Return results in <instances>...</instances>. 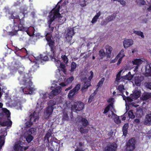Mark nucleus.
<instances>
[{"mask_svg": "<svg viewBox=\"0 0 151 151\" xmlns=\"http://www.w3.org/2000/svg\"><path fill=\"white\" fill-rule=\"evenodd\" d=\"M116 147V145L115 143L110 144L108 145L105 151H115Z\"/></svg>", "mask_w": 151, "mask_h": 151, "instance_id": "cd10ccee", "label": "nucleus"}, {"mask_svg": "<svg viewBox=\"0 0 151 151\" xmlns=\"http://www.w3.org/2000/svg\"><path fill=\"white\" fill-rule=\"evenodd\" d=\"M51 94V93L49 94V97L50 99H52V98L55 96V95H54V94Z\"/></svg>", "mask_w": 151, "mask_h": 151, "instance_id": "052dcab7", "label": "nucleus"}, {"mask_svg": "<svg viewBox=\"0 0 151 151\" xmlns=\"http://www.w3.org/2000/svg\"><path fill=\"white\" fill-rule=\"evenodd\" d=\"M128 116L131 119H134V118L135 116L132 110H131L129 111L128 113Z\"/></svg>", "mask_w": 151, "mask_h": 151, "instance_id": "ea45409f", "label": "nucleus"}, {"mask_svg": "<svg viewBox=\"0 0 151 151\" xmlns=\"http://www.w3.org/2000/svg\"><path fill=\"white\" fill-rule=\"evenodd\" d=\"M93 98V96L91 95L90 96V97L88 99V102L91 103L92 101Z\"/></svg>", "mask_w": 151, "mask_h": 151, "instance_id": "4d7b16f0", "label": "nucleus"}, {"mask_svg": "<svg viewBox=\"0 0 151 151\" xmlns=\"http://www.w3.org/2000/svg\"><path fill=\"white\" fill-rule=\"evenodd\" d=\"M81 0H73V3H79V1Z\"/></svg>", "mask_w": 151, "mask_h": 151, "instance_id": "e2e57ef3", "label": "nucleus"}, {"mask_svg": "<svg viewBox=\"0 0 151 151\" xmlns=\"http://www.w3.org/2000/svg\"><path fill=\"white\" fill-rule=\"evenodd\" d=\"M33 57L35 58V60L32 61V60L30 59V60L31 62H33L35 63V64H37V63H42L43 61H47L49 60L46 54L45 53L40 55L37 58H35L34 56Z\"/></svg>", "mask_w": 151, "mask_h": 151, "instance_id": "2eb2a0df", "label": "nucleus"}, {"mask_svg": "<svg viewBox=\"0 0 151 151\" xmlns=\"http://www.w3.org/2000/svg\"><path fill=\"white\" fill-rule=\"evenodd\" d=\"M15 14L13 13V14L11 15L10 18L14 19V22L15 23H18L19 22L20 24L19 25V29L20 30L26 31L27 34L30 36H35V35L34 34L35 29L34 28L32 27H30L27 29L24 28L22 24V19H20L19 16H15Z\"/></svg>", "mask_w": 151, "mask_h": 151, "instance_id": "0eeeda50", "label": "nucleus"}, {"mask_svg": "<svg viewBox=\"0 0 151 151\" xmlns=\"http://www.w3.org/2000/svg\"><path fill=\"white\" fill-rule=\"evenodd\" d=\"M87 1V0H81L79 3L83 7L86 5Z\"/></svg>", "mask_w": 151, "mask_h": 151, "instance_id": "c03bdc74", "label": "nucleus"}, {"mask_svg": "<svg viewBox=\"0 0 151 151\" xmlns=\"http://www.w3.org/2000/svg\"><path fill=\"white\" fill-rule=\"evenodd\" d=\"M80 131L82 133H86L88 132V129H85L82 127H81L80 129Z\"/></svg>", "mask_w": 151, "mask_h": 151, "instance_id": "de8ad7c7", "label": "nucleus"}, {"mask_svg": "<svg viewBox=\"0 0 151 151\" xmlns=\"http://www.w3.org/2000/svg\"><path fill=\"white\" fill-rule=\"evenodd\" d=\"M17 28V27H16ZM19 29V27H18V29L17 28H16L15 27L14 28V30L13 31L9 33V35L11 36H12L16 35L17 33V30Z\"/></svg>", "mask_w": 151, "mask_h": 151, "instance_id": "58836bf2", "label": "nucleus"}, {"mask_svg": "<svg viewBox=\"0 0 151 151\" xmlns=\"http://www.w3.org/2000/svg\"><path fill=\"white\" fill-rule=\"evenodd\" d=\"M114 132H113L112 130H111L108 133V135L109 136H112L113 134H114Z\"/></svg>", "mask_w": 151, "mask_h": 151, "instance_id": "13d9d810", "label": "nucleus"}, {"mask_svg": "<svg viewBox=\"0 0 151 151\" xmlns=\"http://www.w3.org/2000/svg\"><path fill=\"white\" fill-rule=\"evenodd\" d=\"M151 99V93H145L142 96V99L143 100L150 99Z\"/></svg>", "mask_w": 151, "mask_h": 151, "instance_id": "72a5a7b5", "label": "nucleus"}, {"mask_svg": "<svg viewBox=\"0 0 151 151\" xmlns=\"http://www.w3.org/2000/svg\"><path fill=\"white\" fill-rule=\"evenodd\" d=\"M59 83H57V84L53 85L51 88H53L54 89H52V91L51 92V94H54L55 95L59 94L61 91V88L60 85H59Z\"/></svg>", "mask_w": 151, "mask_h": 151, "instance_id": "aec40b11", "label": "nucleus"}, {"mask_svg": "<svg viewBox=\"0 0 151 151\" xmlns=\"http://www.w3.org/2000/svg\"><path fill=\"white\" fill-rule=\"evenodd\" d=\"M79 120L82 122V125L85 127L87 126L88 125V122L87 120L85 118L80 117L79 119Z\"/></svg>", "mask_w": 151, "mask_h": 151, "instance_id": "c9c22d12", "label": "nucleus"}, {"mask_svg": "<svg viewBox=\"0 0 151 151\" xmlns=\"http://www.w3.org/2000/svg\"><path fill=\"white\" fill-rule=\"evenodd\" d=\"M77 66V64L74 62H72L71 65V68L70 69V71L72 72L76 68Z\"/></svg>", "mask_w": 151, "mask_h": 151, "instance_id": "a19ab883", "label": "nucleus"}, {"mask_svg": "<svg viewBox=\"0 0 151 151\" xmlns=\"http://www.w3.org/2000/svg\"><path fill=\"white\" fill-rule=\"evenodd\" d=\"M66 102L64 99L60 97L57 99L55 102L53 100H51L48 103V107L45 109L44 112V117L45 118L47 119L52 114L53 109L55 107V106L56 104H60V106L61 104L63 103L64 104ZM56 106H55L56 107Z\"/></svg>", "mask_w": 151, "mask_h": 151, "instance_id": "423d86ee", "label": "nucleus"}, {"mask_svg": "<svg viewBox=\"0 0 151 151\" xmlns=\"http://www.w3.org/2000/svg\"><path fill=\"white\" fill-rule=\"evenodd\" d=\"M7 134L6 131H4L2 132L1 135H0V149L4 144L5 142L4 137Z\"/></svg>", "mask_w": 151, "mask_h": 151, "instance_id": "a878e982", "label": "nucleus"}, {"mask_svg": "<svg viewBox=\"0 0 151 151\" xmlns=\"http://www.w3.org/2000/svg\"><path fill=\"white\" fill-rule=\"evenodd\" d=\"M144 61L140 59H135L132 60V63L133 64L136 65L135 68H134V71L136 72L137 71L139 66Z\"/></svg>", "mask_w": 151, "mask_h": 151, "instance_id": "b1692460", "label": "nucleus"}, {"mask_svg": "<svg viewBox=\"0 0 151 151\" xmlns=\"http://www.w3.org/2000/svg\"><path fill=\"white\" fill-rule=\"evenodd\" d=\"M134 122L136 123H138L139 122V119H136L134 120Z\"/></svg>", "mask_w": 151, "mask_h": 151, "instance_id": "338daca9", "label": "nucleus"}, {"mask_svg": "<svg viewBox=\"0 0 151 151\" xmlns=\"http://www.w3.org/2000/svg\"><path fill=\"white\" fill-rule=\"evenodd\" d=\"M144 124L146 125H151V114L146 115L144 121Z\"/></svg>", "mask_w": 151, "mask_h": 151, "instance_id": "7c9ffc66", "label": "nucleus"}, {"mask_svg": "<svg viewBox=\"0 0 151 151\" xmlns=\"http://www.w3.org/2000/svg\"><path fill=\"white\" fill-rule=\"evenodd\" d=\"M107 101L109 104V105L104 109L103 113L106 114L109 111V112L113 111L114 110L113 108V104L115 102L114 99L112 98H110L108 99Z\"/></svg>", "mask_w": 151, "mask_h": 151, "instance_id": "dca6fc26", "label": "nucleus"}, {"mask_svg": "<svg viewBox=\"0 0 151 151\" xmlns=\"http://www.w3.org/2000/svg\"><path fill=\"white\" fill-rule=\"evenodd\" d=\"M124 70H120L116 75L115 83L117 84L120 83V85L117 88L118 93L116 94V92L114 91L113 93V95H121L122 94H123L124 92L125 91V89L124 88V84L126 83L128 81L131 80L132 78V76L131 75L130 72H129L128 74L125 76H120L122 73H123L124 72Z\"/></svg>", "mask_w": 151, "mask_h": 151, "instance_id": "7ed1b4c3", "label": "nucleus"}, {"mask_svg": "<svg viewBox=\"0 0 151 151\" xmlns=\"http://www.w3.org/2000/svg\"><path fill=\"white\" fill-rule=\"evenodd\" d=\"M26 9H24L23 11H22V12L24 16V15L25 14V12L26 11Z\"/></svg>", "mask_w": 151, "mask_h": 151, "instance_id": "69168bd1", "label": "nucleus"}, {"mask_svg": "<svg viewBox=\"0 0 151 151\" xmlns=\"http://www.w3.org/2000/svg\"><path fill=\"white\" fill-rule=\"evenodd\" d=\"M18 67L17 65H15L13 67L11 68V69L12 70L14 69L15 70L19 69V72L20 76L18 79L20 84L24 86V87H22V91L24 93L31 94H33L35 89L31 81L32 77L31 75H28L26 73L25 74L24 73H23L22 71L24 70V68Z\"/></svg>", "mask_w": 151, "mask_h": 151, "instance_id": "f257e3e1", "label": "nucleus"}, {"mask_svg": "<svg viewBox=\"0 0 151 151\" xmlns=\"http://www.w3.org/2000/svg\"><path fill=\"white\" fill-rule=\"evenodd\" d=\"M67 103V105H69L70 108H71L72 110L74 112L76 111H80L82 110L84 108V105L82 103L76 102H75L73 106L72 104V103H70L69 102H66Z\"/></svg>", "mask_w": 151, "mask_h": 151, "instance_id": "9d476101", "label": "nucleus"}, {"mask_svg": "<svg viewBox=\"0 0 151 151\" xmlns=\"http://www.w3.org/2000/svg\"><path fill=\"white\" fill-rule=\"evenodd\" d=\"M106 49V54L108 58L111 57V53L112 50V47L109 45H107L105 46Z\"/></svg>", "mask_w": 151, "mask_h": 151, "instance_id": "c756f323", "label": "nucleus"}, {"mask_svg": "<svg viewBox=\"0 0 151 151\" xmlns=\"http://www.w3.org/2000/svg\"><path fill=\"white\" fill-rule=\"evenodd\" d=\"M79 146L78 147L77 146V144H76V146L77 147V149L75 151H83L82 150V148L81 147L82 146V143H79Z\"/></svg>", "mask_w": 151, "mask_h": 151, "instance_id": "3c124183", "label": "nucleus"}, {"mask_svg": "<svg viewBox=\"0 0 151 151\" xmlns=\"http://www.w3.org/2000/svg\"><path fill=\"white\" fill-rule=\"evenodd\" d=\"M65 34L66 35L67 39L68 40H71L74 34L73 29L71 28L67 29Z\"/></svg>", "mask_w": 151, "mask_h": 151, "instance_id": "5701e85b", "label": "nucleus"}, {"mask_svg": "<svg viewBox=\"0 0 151 151\" xmlns=\"http://www.w3.org/2000/svg\"><path fill=\"white\" fill-rule=\"evenodd\" d=\"M60 107L62 108L63 111V115L62 119L63 121H68V116L67 114L68 110L70 108L69 105H67V103H65L64 104L63 103L61 104Z\"/></svg>", "mask_w": 151, "mask_h": 151, "instance_id": "f8f14e48", "label": "nucleus"}, {"mask_svg": "<svg viewBox=\"0 0 151 151\" xmlns=\"http://www.w3.org/2000/svg\"><path fill=\"white\" fill-rule=\"evenodd\" d=\"M3 112L6 115L7 120L3 122H0V124L2 126H6L7 127H11L12 124V122L10 120V113L6 109H3Z\"/></svg>", "mask_w": 151, "mask_h": 151, "instance_id": "ddd939ff", "label": "nucleus"}, {"mask_svg": "<svg viewBox=\"0 0 151 151\" xmlns=\"http://www.w3.org/2000/svg\"><path fill=\"white\" fill-rule=\"evenodd\" d=\"M140 19L142 20V22L144 23H146L147 21V19L146 18L145 16L141 17Z\"/></svg>", "mask_w": 151, "mask_h": 151, "instance_id": "a18cd8bd", "label": "nucleus"}, {"mask_svg": "<svg viewBox=\"0 0 151 151\" xmlns=\"http://www.w3.org/2000/svg\"><path fill=\"white\" fill-rule=\"evenodd\" d=\"M128 127V124H125L123 126L122 129V131L123 135L125 136L127 134V129Z\"/></svg>", "mask_w": 151, "mask_h": 151, "instance_id": "e433bc0d", "label": "nucleus"}, {"mask_svg": "<svg viewBox=\"0 0 151 151\" xmlns=\"http://www.w3.org/2000/svg\"><path fill=\"white\" fill-rule=\"evenodd\" d=\"M137 50L136 49H133L132 51V52L133 53L136 52H137Z\"/></svg>", "mask_w": 151, "mask_h": 151, "instance_id": "774afa93", "label": "nucleus"}, {"mask_svg": "<svg viewBox=\"0 0 151 151\" xmlns=\"http://www.w3.org/2000/svg\"><path fill=\"white\" fill-rule=\"evenodd\" d=\"M60 6L58 4L56 7L53 9L50 13V16L49 18V23L50 24L53 22H55L58 21L59 24H61L64 23L66 19L65 16L63 15H61L59 13Z\"/></svg>", "mask_w": 151, "mask_h": 151, "instance_id": "20e7f679", "label": "nucleus"}, {"mask_svg": "<svg viewBox=\"0 0 151 151\" xmlns=\"http://www.w3.org/2000/svg\"><path fill=\"white\" fill-rule=\"evenodd\" d=\"M40 97L38 99L35 110L30 114L29 121L27 122L26 123V126L28 127H30L34 122L38 120L39 116V113L43 109L45 100L47 98L48 94L47 92L42 91L40 92Z\"/></svg>", "mask_w": 151, "mask_h": 151, "instance_id": "f03ea898", "label": "nucleus"}, {"mask_svg": "<svg viewBox=\"0 0 151 151\" xmlns=\"http://www.w3.org/2000/svg\"><path fill=\"white\" fill-rule=\"evenodd\" d=\"M137 2L138 4L142 5H145L146 3L144 0H137Z\"/></svg>", "mask_w": 151, "mask_h": 151, "instance_id": "8fccbe9b", "label": "nucleus"}, {"mask_svg": "<svg viewBox=\"0 0 151 151\" xmlns=\"http://www.w3.org/2000/svg\"><path fill=\"white\" fill-rule=\"evenodd\" d=\"M51 22L50 24L49 23V19H48V23L49 24V27L50 29V30L49 32H46V35H45L46 40L48 42V44L49 46L50 47L51 49H52V46L54 45V42L52 40L51 37V35L50 33L53 31L54 27H51V24L52 23Z\"/></svg>", "mask_w": 151, "mask_h": 151, "instance_id": "4468645a", "label": "nucleus"}, {"mask_svg": "<svg viewBox=\"0 0 151 151\" xmlns=\"http://www.w3.org/2000/svg\"><path fill=\"white\" fill-rule=\"evenodd\" d=\"M146 86L147 88L151 90V82L147 83Z\"/></svg>", "mask_w": 151, "mask_h": 151, "instance_id": "5fc2aeb1", "label": "nucleus"}, {"mask_svg": "<svg viewBox=\"0 0 151 151\" xmlns=\"http://www.w3.org/2000/svg\"><path fill=\"white\" fill-rule=\"evenodd\" d=\"M133 44V41L131 39H125L123 42L124 47L127 48L129 47Z\"/></svg>", "mask_w": 151, "mask_h": 151, "instance_id": "bb28decb", "label": "nucleus"}, {"mask_svg": "<svg viewBox=\"0 0 151 151\" xmlns=\"http://www.w3.org/2000/svg\"><path fill=\"white\" fill-rule=\"evenodd\" d=\"M122 58H119V59L118 62L117 63L118 65H119L120 64V63L122 61Z\"/></svg>", "mask_w": 151, "mask_h": 151, "instance_id": "0e129e2a", "label": "nucleus"}, {"mask_svg": "<svg viewBox=\"0 0 151 151\" xmlns=\"http://www.w3.org/2000/svg\"><path fill=\"white\" fill-rule=\"evenodd\" d=\"M135 141L132 138L129 140L127 144V151H132L135 148Z\"/></svg>", "mask_w": 151, "mask_h": 151, "instance_id": "6ab92c4d", "label": "nucleus"}, {"mask_svg": "<svg viewBox=\"0 0 151 151\" xmlns=\"http://www.w3.org/2000/svg\"><path fill=\"white\" fill-rule=\"evenodd\" d=\"M91 83L89 81H87L85 82L83 87L81 89V90L82 92L85 91V89H87L90 86Z\"/></svg>", "mask_w": 151, "mask_h": 151, "instance_id": "f704fd0d", "label": "nucleus"}, {"mask_svg": "<svg viewBox=\"0 0 151 151\" xmlns=\"http://www.w3.org/2000/svg\"><path fill=\"white\" fill-rule=\"evenodd\" d=\"M145 9L148 11H151V5H150L148 7L146 6Z\"/></svg>", "mask_w": 151, "mask_h": 151, "instance_id": "680f3d73", "label": "nucleus"}, {"mask_svg": "<svg viewBox=\"0 0 151 151\" xmlns=\"http://www.w3.org/2000/svg\"><path fill=\"white\" fill-rule=\"evenodd\" d=\"M108 117L110 118L113 119L114 122L116 124H119L121 122V121L119 117L114 114L113 112V111L109 112V114L108 115Z\"/></svg>", "mask_w": 151, "mask_h": 151, "instance_id": "4be33fe9", "label": "nucleus"}, {"mask_svg": "<svg viewBox=\"0 0 151 151\" xmlns=\"http://www.w3.org/2000/svg\"><path fill=\"white\" fill-rule=\"evenodd\" d=\"M133 33H135L138 35L140 36L142 38L144 37V36L143 35V33L141 31L134 30Z\"/></svg>", "mask_w": 151, "mask_h": 151, "instance_id": "4c0bfd02", "label": "nucleus"}, {"mask_svg": "<svg viewBox=\"0 0 151 151\" xmlns=\"http://www.w3.org/2000/svg\"><path fill=\"white\" fill-rule=\"evenodd\" d=\"M118 2H120V4L124 6L126 4L125 1L123 0H118Z\"/></svg>", "mask_w": 151, "mask_h": 151, "instance_id": "6e6d98bb", "label": "nucleus"}, {"mask_svg": "<svg viewBox=\"0 0 151 151\" xmlns=\"http://www.w3.org/2000/svg\"><path fill=\"white\" fill-rule=\"evenodd\" d=\"M15 106L17 109H21L22 107L20 102H18L17 103Z\"/></svg>", "mask_w": 151, "mask_h": 151, "instance_id": "864d4df0", "label": "nucleus"}, {"mask_svg": "<svg viewBox=\"0 0 151 151\" xmlns=\"http://www.w3.org/2000/svg\"><path fill=\"white\" fill-rule=\"evenodd\" d=\"M65 73H64L62 71L59 70L56 72L57 78H58V81L60 82L59 85L62 86H65L71 83L73 80L74 78L73 76H71L65 80Z\"/></svg>", "mask_w": 151, "mask_h": 151, "instance_id": "1a4fd4ad", "label": "nucleus"}, {"mask_svg": "<svg viewBox=\"0 0 151 151\" xmlns=\"http://www.w3.org/2000/svg\"><path fill=\"white\" fill-rule=\"evenodd\" d=\"M99 54L100 56L102 58L105 55V52L103 50H101L99 51Z\"/></svg>", "mask_w": 151, "mask_h": 151, "instance_id": "09e8293b", "label": "nucleus"}, {"mask_svg": "<svg viewBox=\"0 0 151 151\" xmlns=\"http://www.w3.org/2000/svg\"><path fill=\"white\" fill-rule=\"evenodd\" d=\"M104 80L105 78H103L101 79L97 86V88H98L100 86H101L102 85Z\"/></svg>", "mask_w": 151, "mask_h": 151, "instance_id": "79ce46f5", "label": "nucleus"}, {"mask_svg": "<svg viewBox=\"0 0 151 151\" xmlns=\"http://www.w3.org/2000/svg\"><path fill=\"white\" fill-rule=\"evenodd\" d=\"M124 50H122L116 57L115 59L114 60H112L111 61V62L112 63H115L119 58H122L124 56Z\"/></svg>", "mask_w": 151, "mask_h": 151, "instance_id": "2f4dec72", "label": "nucleus"}, {"mask_svg": "<svg viewBox=\"0 0 151 151\" xmlns=\"http://www.w3.org/2000/svg\"><path fill=\"white\" fill-rule=\"evenodd\" d=\"M126 113H125L122 116H121V118L122 119V120H124L126 119V117L125 116L126 115Z\"/></svg>", "mask_w": 151, "mask_h": 151, "instance_id": "bf43d9fd", "label": "nucleus"}, {"mask_svg": "<svg viewBox=\"0 0 151 151\" xmlns=\"http://www.w3.org/2000/svg\"><path fill=\"white\" fill-rule=\"evenodd\" d=\"M88 76V79L89 80L91 81L92 78L93 76V73L92 71H90V73H89Z\"/></svg>", "mask_w": 151, "mask_h": 151, "instance_id": "603ef678", "label": "nucleus"}, {"mask_svg": "<svg viewBox=\"0 0 151 151\" xmlns=\"http://www.w3.org/2000/svg\"><path fill=\"white\" fill-rule=\"evenodd\" d=\"M131 75L132 76V79L133 81L136 85L137 86H139L141 85V81L143 80L144 78L143 76H141L137 74H135L132 76V75Z\"/></svg>", "mask_w": 151, "mask_h": 151, "instance_id": "f3484780", "label": "nucleus"}, {"mask_svg": "<svg viewBox=\"0 0 151 151\" xmlns=\"http://www.w3.org/2000/svg\"><path fill=\"white\" fill-rule=\"evenodd\" d=\"M145 68V75L146 76H151V64H147Z\"/></svg>", "mask_w": 151, "mask_h": 151, "instance_id": "c85d7f7f", "label": "nucleus"}, {"mask_svg": "<svg viewBox=\"0 0 151 151\" xmlns=\"http://www.w3.org/2000/svg\"><path fill=\"white\" fill-rule=\"evenodd\" d=\"M136 116L137 117L141 116L143 114V112L141 110H137L136 113Z\"/></svg>", "mask_w": 151, "mask_h": 151, "instance_id": "49530a36", "label": "nucleus"}, {"mask_svg": "<svg viewBox=\"0 0 151 151\" xmlns=\"http://www.w3.org/2000/svg\"><path fill=\"white\" fill-rule=\"evenodd\" d=\"M101 15V12L100 11H99L93 17L91 21V22L93 24L95 23L97 21V19Z\"/></svg>", "mask_w": 151, "mask_h": 151, "instance_id": "473e14b6", "label": "nucleus"}, {"mask_svg": "<svg viewBox=\"0 0 151 151\" xmlns=\"http://www.w3.org/2000/svg\"><path fill=\"white\" fill-rule=\"evenodd\" d=\"M51 55L50 58L51 60L53 61L58 68L62 69L61 71H63L64 73L66 72V70L65 69L66 67L65 64H67L68 62V59L67 56L65 55L64 51L62 50H60V54H61V58L63 63L61 62L59 60L58 57L55 55L54 52Z\"/></svg>", "mask_w": 151, "mask_h": 151, "instance_id": "39448f33", "label": "nucleus"}, {"mask_svg": "<svg viewBox=\"0 0 151 151\" xmlns=\"http://www.w3.org/2000/svg\"><path fill=\"white\" fill-rule=\"evenodd\" d=\"M80 84H77L73 89L70 91L68 95L69 98H72L77 93L80 88Z\"/></svg>", "mask_w": 151, "mask_h": 151, "instance_id": "412c9836", "label": "nucleus"}, {"mask_svg": "<svg viewBox=\"0 0 151 151\" xmlns=\"http://www.w3.org/2000/svg\"><path fill=\"white\" fill-rule=\"evenodd\" d=\"M122 94L121 95L123 98L124 100H125L126 102V110L129 109V106L131 104L132 106H134L135 107L138 106L139 105H133L132 101H135V102H137L136 101V99L139 97L140 96V92L138 89V87L135 88L133 92V94L130 96V97H126L123 95Z\"/></svg>", "mask_w": 151, "mask_h": 151, "instance_id": "6e6552de", "label": "nucleus"}, {"mask_svg": "<svg viewBox=\"0 0 151 151\" xmlns=\"http://www.w3.org/2000/svg\"><path fill=\"white\" fill-rule=\"evenodd\" d=\"M51 134L49 132H48L45 137V139L46 140L47 142H49V138L50 137Z\"/></svg>", "mask_w": 151, "mask_h": 151, "instance_id": "37998d69", "label": "nucleus"}, {"mask_svg": "<svg viewBox=\"0 0 151 151\" xmlns=\"http://www.w3.org/2000/svg\"><path fill=\"white\" fill-rule=\"evenodd\" d=\"M116 17V14L114 13L112 15L109 16L106 18L105 20L101 22V24L102 25H104L106 24L109 22L113 20Z\"/></svg>", "mask_w": 151, "mask_h": 151, "instance_id": "393cba45", "label": "nucleus"}, {"mask_svg": "<svg viewBox=\"0 0 151 151\" xmlns=\"http://www.w3.org/2000/svg\"><path fill=\"white\" fill-rule=\"evenodd\" d=\"M36 131L35 128H31L24 132V137L27 142H30L32 140L33 137L32 135L35 133Z\"/></svg>", "mask_w": 151, "mask_h": 151, "instance_id": "9b49d317", "label": "nucleus"}, {"mask_svg": "<svg viewBox=\"0 0 151 151\" xmlns=\"http://www.w3.org/2000/svg\"><path fill=\"white\" fill-rule=\"evenodd\" d=\"M24 142L20 140L16 142L14 145V149L16 151H23Z\"/></svg>", "mask_w": 151, "mask_h": 151, "instance_id": "a211bd4d", "label": "nucleus"}]
</instances>
